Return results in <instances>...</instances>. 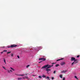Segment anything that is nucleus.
<instances>
[{"label":"nucleus","instance_id":"24","mask_svg":"<svg viewBox=\"0 0 80 80\" xmlns=\"http://www.w3.org/2000/svg\"><path fill=\"white\" fill-rule=\"evenodd\" d=\"M74 77H75V78H76V79H78V78H77V76H74Z\"/></svg>","mask_w":80,"mask_h":80},{"label":"nucleus","instance_id":"2","mask_svg":"<svg viewBox=\"0 0 80 80\" xmlns=\"http://www.w3.org/2000/svg\"><path fill=\"white\" fill-rule=\"evenodd\" d=\"M17 47V45L12 44L10 46L8 47V48H13V47Z\"/></svg>","mask_w":80,"mask_h":80},{"label":"nucleus","instance_id":"1","mask_svg":"<svg viewBox=\"0 0 80 80\" xmlns=\"http://www.w3.org/2000/svg\"><path fill=\"white\" fill-rule=\"evenodd\" d=\"M71 61H74V62L72 63V65H74V64H75V63H77L78 62L77 61V59H76L74 57L71 58Z\"/></svg>","mask_w":80,"mask_h":80},{"label":"nucleus","instance_id":"4","mask_svg":"<svg viewBox=\"0 0 80 80\" xmlns=\"http://www.w3.org/2000/svg\"><path fill=\"white\" fill-rule=\"evenodd\" d=\"M39 60H42V61L43 62V61H45L46 60V58H39Z\"/></svg>","mask_w":80,"mask_h":80},{"label":"nucleus","instance_id":"15","mask_svg":"<svg viewBox=\"0 0 80 80\" xmlns=\"http://www.w3.org/2000/svg\"><path fill=\"white\" fill-rule=\"evenodd\" d=\"M59 77L60 78H63V77H62V75H59Z\"/></svg>","mask_w":80,"mask_h":80},{"label":"nucleus","instance_id":"29","mask_svg":"<svg viewBox=\"0 0 80 80\" xmlns=\"http://www.w3.org/2000/svg\"><path fill=\"white\" fill-rule=\"evenodd\" d=\"M3 52H7V50H4L3 51Z\"/></svg>","mask_w":80,"mask_h":80},{"label":"nucleus","instance_id":"8","mask_svg":"<svg viewBox=\"0 0 80 80\" xmlns=\"http://www.w3.org/2000/svg\"><path fill=\"white\" fill-rule=\"evenodd\" d=\"M52 67H53V65H49L48 66V67L49 68H50Z\"/></svg>","mask_w":80,"mask_h":80},{"label":"nucleus","instance_id":"41","mask_svg":"<svg viewBox=\"0 0 80 80\" xmlns=\"http://www.w3.org/2000/svg\"><path fill=\"white\" fill-rule=\"evenodd\" d=\"M45 56H43V57H44Z\"/></svg>","mask_w":80,"mask_h":80},{"label":"nucleus","instance_id":"13","mask_svg":"<svg viewBox=\"0 0 80 80\" xmlns=\"http://www.w3.org/2000/svg\"><path fill=\"white\" fill-rule=\"evenodd\" d=\"M59 64H56V66L55 67H58V66H59Z\"/></svg>","mask_w":80,"mask_h":80},{"label":"nucleus","instance_id":"36","mask_svg":"<svg viewBox=\"0 0 80 80\" xmlns=\"http://www.w3.org/2000/svg\"><path fill=\"white\" fill-rule=\"evenodd\" d=\"M41 62H42V61L39 62V63H41Z\"/></svg>","mask_w":80,"mask_h":80},{"label":"nucleus","instance_id":"12","mask_svg":"<svg viewBox=\"0 0 80 80\" xmlns=\"http://www.w3.org/2000/svg\"><path fill=\"white\" fill-rule=\"evenodd\" d=\"M22 78H18V80H22Z\"/></svg>","mask_w":80,"mask_h":80},{"label":"nucleus","instance_id":"6","mask_svg":"<svg viewBox=\"0 0 80 80\" xmlns=\"http://www.w3.org/2000/svg\"><path fill=\"white\" fill-rule=\"evenodd\" d=\"M18 75V76H21V77H23V76H24L25 74H18V75Z\"/></svg>","mask_w":80,"mask_h":80},{"label":"nucleus","instance_id":"23","mask_svg":"<svg viewBox=\"0 0 80 80\" xmlns=\"http://www.w3.org/2000/svg\"><path fill=\"white\" fill-rule=\"evenodd\" d=\"M62 80H65V77L63 78Z\"/></svg>","mask_w":80,"mask_h":80},{"label":"nucleus","instance_id":"26","mask_svg":"<svg viewBox=\"0 0 80 80\" xmlns=\"http://www.w3.org/2000/svg\"><path fill=\"white\" fill-rule=\"evenodd\" d=\"M8 73H10V72H11L10 71V70H8Z\"/></svg>","mask_w":80,"mask_h":80},{"label":"nucleus","instance_id":"19","mask_svg":"<svg viewBox=\"0 0 80 80\" xmlns=\"http://www.w3.org/2000/svg\"><path fill=\"white\" fill-rule=\"evenodd\" d=\"M46 79H49V77L48 76L47 77H46L45 78Z\"/></svg>","mask_w":80,"mask_h":80},{"label":"nucleus","instance_id":"27","mask_svg":"<svg viewBox=\"0 0 80 80\" xmlns=\"http://www.w3.org/2000/svg\"><path fill=\"white\" fill-rule=\"evenodd\" d=\"M79 57H80V55H78V56H77V58H78Z\"/></svg>","mask_w":80,"mask_h":80},{"label":"nucleus","instance_id":"20","mask_svg":"<svg viewBox=\"0 0 80 80\" xmlns=\"http://www.w3.org/2000/svg\"><path fill=\"white\" fill-rule=\"evenodd\" d=\"M2 67L3 68H4V70H6V68H5L4 66H2Z\"/></svg>","mask_w":80,"mask_h":80},{"label":"nucleus","instance_id":"37","mask_svg":"<svg viewBox=\"0 0 80 80\" xmlns=\"http://www.w3.org/2000/svg\"><path fill=\"white\" fill-rule=\"evenodd\" d=\"M55 63H52V64H55Z\"/></svg>","mask_w":80,"mask_h":80},{"label":"nucleus","instance_id":"7","mask_svg":"<svg viewBox=\"0 0 80 80\" xmlns=\"http://www.w3.org/2000/svg\"><path fill=\"white\" fill-rule=\"evenodd\" d=\"M67 70H63L61 72V73H65V72H67Z\"/></svg>","mask_w":80,"mask_h":80},{"label":"nucleus","instance_id":"33","mask_svg":"<svg viewBox=\"0 0 80 80\" xmlns=\"http://www.w3.org/2000/svg\"><path fill=\"white\" fill-rule=\"evenodd\" d=\"M47 69H48V68H49L48 66V67H47Z\"/></svg>","mask_w":80,"mask_h":80},{"label":"nucleus","instance_id":"18","mask_svg":"<svg viewBox=\"0 0 80 80\" xmlns=\"http://www.w3.org/2000/svg\"><path fill=\"white\" fill-rule=\"evenodd\" d=\"M10 68L11 69V70H13V71H15V69H13V68Z\"/></svg>","mask_w":80,"mask_h":80},{"label":"nucleus","instance_id":"5","mask_svg":"<svg viewBox=\"0 0 80 80\" xmlns=\"http://www.w3.org/2000/svg\"><path fill=\"white\" fill-rule=\"evenodd\" d=\"M65 63L64 62H62L60 63V64L61 65H62V66L63 65H65Z\"/></svg>","mask_w":80,"mask_h":80},{"label":"nucleus","instance_id":"42","mask_svg":"<svg viewBox=\"0 0 80 80\" xmlns=\"http://www.w3.org/2000/svg\"><path fill=\"white\" fill-rule=\"evenodd\" d=\"M49 80H50V79H49Z\"/></svg>","mask_w":80,"mask_h":80},{"label":"nucleus","instance_id":"28","mask_svg":"<svg viewBox=\"0 0 80 80\" xmlns=\"http://www.w3.org/2000/svg\"><path fill=\"white\" fill-rule=\"evenodd\" d=\"M55 73H56V71H55L53 72V73H54L55 74Z\"/></svg>","mask_w":80,"mask_h":80},{"label":"nucleus","instance_id":"21","mask_svg":"<svg viewBox=\"0 0 80 80\" xmlns=\"http://www.w3.org/2000/svg\"><path fill=\"white\" fill-rule=\"evenodd\" d=\"M11 52H7V54H8V53H11Z\"/></svg>","mask_w":80,"mask_h":80},{"label":"nucleus","instance_id":"10","mask_svg":"<svg viewBox=\"0 0 80 80\" xmlns=\"http://www.w3.org/2000/svg\"><path fill=\"white\" fill-rule=\"evenodd\" d=\"M42 77H43V78H46V76L44 75V74H43L42 76Z\"/></svg>","mask_w":80,"mask_h":80},{"label":"nucleus","instance_id":"14","mask_svg":"<svg viewBox=\"0 0 80 80\" xmlns=\"http://www.w3.org/2000/svg\"><path fill=\"white\" fill-rule=\"evenodd\" d=\"M11 57H13V53H11Z\"/></svg>","mask_w":80,"mask_h":80},{"label":"nucleus","instance_id":"38","mask_svg":"<svg viewBox=\"0 0 80 80\" xmlns=\"http://www.w3.org/2000/svg\"><path fill=\"white\" fill-rule=\"evenodd\" d=\"M25 77L23 78V79H25Z\"/></svg>","mask_w":80,"mask_h":80},{"label":"nucleus","instance_id":"25","mask_svg":"<svg viewBox=\"0 0 80 80\" xmlns=\"http://www.w3.org/2000/svg\"><path fill=\"white\" fill-rule=\"evenodd\" d=\"M38 77H39V78H42V77H41L40 76H39Z\"/></svg>","mask_w":80,"mask_h":80},{"label":"nucleus","instance_id":"31","mask_svg":"<svg viewBox=\"0 0 80 80\" xmlns=\"http://www.w3.org/2000/svg\"><path fill=\"white\" fill-rule=\"evenodd\" d=\"M9 71H10V72H12V71L11 70H9Z\"/></svg>","mask_w":80,"mask_h":80},{"label":"nucleus","instance_id":"11","mask_svg":"<svg viewBox=\"0 0 80 80\" xmlns=\"http://www.w3.org/2000/svg\"><path fill=\"white\" fill-rule=\"evenodd\" d=\"M25 78L27 79L28 80H30V78H28V77H25Z\"/></svg>","mask_w":80,"mask_h":80},{"label":"nucleus","instance_id":"35","mask_svg":"<svg viewBox=\"0 0 80 80\" xmlns=\"http://www.w3.org/2000/svg\"><path fill=\"white\" fill-rule=\"evenodd\" d=\"M3 52H4L3 51V52H1V53H3Z\"/></svg>","mask_w":80,"mask_h":80},{"label":"nucleus","instance_id":"22","mask_svg":"<svg viewBox=\"0 0 80 80\" xmlns=\"http://www.w3.org/2000/svg\"><path fill=\"white\" fill-rule=\"evenodd\" d=\"M29 67H30V65H28L26 66V68H28Z\"/></svg>","mask_w":80,"mask_h":80},{"label":"nucleus","instance_id":"30","mask_svg":"<svg viewBox=\"0 0 80 80\" xmlns=\"http://www.w3.org/2000/svg\"><path fill=\"white\" fill-rule=\"evenodd\" d=\"M17 57L19 59L20 58V57L19 56H18Z\"/></svg>","mask_w":80,"mask_h":80},{"label":"nucleus","instance_id":"9","mask_svg":"<svg viewBox=\"0 0 80 80\" xmlns=\"http://www.w3.org/2000/svg\"><path fill=\"white\" fill-rule=\"evenodd\" d=\"M63 60V58H62L60 59H59L58 60H57V61H60V60Z\"/></svg>","mask_w":80,"mask_h":80},{"label":"nucleus","instance_id":"40","mask_svg":"<svg viewBox=\"0 0 80 80\" xmlns=\"http://www.w3.org/2000/svg\"><path fill=\"white\" fill-rule=\"evenodd\" d=\"M47 71V73H48V71Z\"/></svg>","mask_w":80,"mask_h":80},{"label":"nucleus","instance_id":"3","mask_svg":"<svg viewBox=\"0 0 80 80\" xmlns=\"http://www.w3.org/2000/svg\"><path fill=\"white\" fill-rule=\"evenodd\" d=\"M48 66H49V65L48 64L45 65L44 66L42 67V69L45 68H47V67H48Z\"/></svg>","mask_w":80,"mask_h":80},{"label":"nucleus","instance_id":"34","mask_svg":"<svg viewBox=\"0 0 80 80\" xmlns=\"http://www.w3.org/2000/svg\"><path fill=\"white\" fill-rule=\"evenodd\" d=\"M28 74H26L25 75H28Z\"/></svg>","mask_w":80,"mask_h":80},{"label":"nucleus","instance_id":"32","mask_svg":"<svg viewBox=\"0 0 80 80\" xmlns=\"http://www.w3.org/2000/svg\"><path fill=\"white\" fill-rule=\"evenodd\" d=\"M52 80H53V79H54V78L52 77Z\"/></svg>","mask_w":80,"mask_h":80},{"label":"nucleus","instance_id":"16","mask_svg":"<svg viewBox=\"0 0 80 80\" xmlns=\"http://www.w3.org/2000/svg\"><path fill=\"white\" fill-rule=\"evenodd\" d=\"M46 71H51V69H46Z\"/></svg>","mask_w":80,"mask_h":80},{"label":"nucleus","instance_id":"39","mask_svg":"<svg viewBox=\"0 0 80 80\" xmlns=\"http://www.w3.org/2000/svg\"><path fill=\"white\" fill-rule=\"evenodd\" d=\"M47 71V73H48V71Z\"/></svg>","mask_w":80,"mask_h":80},{"label":"nucleus","instance_id":"17","mask_svg":"<svg viewBox=\"0 0 80 80\" xmlns=\"http://www.w3.org/2000/svg\"><path fill=\"white\" fill-rule=\"evenodd\" d=\"M4 62L5 63V64H6V61L4 58Z\"/></svg>","mask_w":80,"mask_h":80}]
</instances>
